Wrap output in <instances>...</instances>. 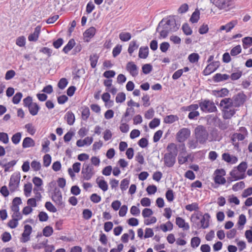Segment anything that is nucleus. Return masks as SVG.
Returning <instances> with one entry per match:
<instances>
[{"label":"nucleus","mask_w":252,"mask_h":252,"mask_svg":"<svg viewBox=\"0 0 252 252\" xmlns=\"http://www.w3.org/2000/svg\"><path fill=\"white\" fill-rule=\"evenodd\" d=\"M175 16H169L167 18H163L158 23V27H166L171 32H176L180 26L178 21L175 19Z\"/></svg>","instance_id":"obj_1"},{"label":"nucleus","mask_w":252,"mask_h":252,"mask_svg":"<svg viewBox=\"0 0 252 252\" xmlns=\"http://www.w3.org/2000/svg\"><path fill=\"white\" fill-rule=\"evenodd\" d=\"M195 138L200 144H205L208 140L209 133L206 128L202 126H198L194 129Z\"/></svg>","instance_id":"obj_2"},{"label":"nucleus","mask_w":252,"mask_h":252,"mask_svg":"<svg viewBox=\"0 0 252 252\" xmlns=\"http://www.w3.org/2000/svg\"><path fill=\"white\" fill-rule=\"evenodd\" d=\"M199 105L200 110L205 113H213L217 111L214 102L208 99L199 100Z\"/></svg>","instance_id":"obj_3"},{"label":"nucleus","mask_w":252,"mask_h":252,"mask_svg":"<svg viewBox=\"0 0 252 252\" xmlns=\"http://www.w3.org/2000/svg\"><path fill=\"white\" fill-rule=\"evenodd\" d=\"M237 131L238 132H235L232 134L231 137L232 142L243 141L248 134L247 128L244 126L240 127Z\"/></svg>","instance_id":"obj_4"},{"label":"nucleus","mask_w":252,"mask_h":252,"mask_svg":"<svg viewBox=\"0 0 252 252\" xmlns=\"http://www.w3.org/2000/svg\"><path fill=\"white\" fill-rule=\"evenodd\" d=\"M81 173L84 180H89L94 175L93 167L90 164L84 163L83 166Z\"/></svg>","instance_id":"obj_5"},{"label":"nucleus","mask_w":252,"mask_h":252,"mask_svg":"<svg viewBox=\"0 0 252 252\" xmlns=\"http://www.w3.org/2000/svg\"><path fill=\"white\" fill-rule=\"evenodd\" d=\"M247 96L242 92L234 95L231 98L233 105L235 107H238L242 105L246 100Z\"/></svg>","instance_id":"obj_6"},{"label":"nucleus","mask_w":252,"mask_h":252,"mask_svg":"<svg viewBox=\"0 0 252 252\" xmlns=\"http://www.w3.org/2000/svg\"><path fill=\"white\" fill-rule=\"evenodd\" d=\"M190 130L188 128H181L176 134V138L178 142L184 143L190 136Z\"/></svg>","instance_id":"obj_7"},{"label":"nucleus","mask_w":252,"mask_h":252,"mask_svg":"<svg viewBox=\"0 0 252 252\" xmlns=\"http://www.w3.org/2000/svg\"><path fill=\"white\" fill-rule=\"evenodd\" d=\"M176 157L170 154H165L163 158L164 165L167 167H172L176 163Z\"/></svg>","instance_id":"obj_8"},{"label":"nucleus","mask_w":252,"mask_h":252,"mask_svg":"<svg viewBox=\"0 0 252 252\" xmlns=\"http://www.w3.org/2000/svg\"><path fill=\"white\" fill-rule=\"evenodd\" d=\"M220 65V63L219 61L210 63L203 70V74L205 76L210 74L211 73L216 71Z\"/></svg>","instance_id":"obj_9"},{"label":"nucleus","mask_w":252,"mask_h":252,"mask_svg":"<svg viewBox=\"0 0 252 252\" xmlns=\"http://www.w3.org/2000/svg\"><path fill=\"white\" fill-rule=\"evenodd\" d=\"M53 201L58 205L61 206L63 204L62 194L60 189L56 187L54 189V192L52 196Z\"/></svg>","instance_id":"obj_10"},{"label":"nucleus","mask_w":252,"mask_h":252,"mask_svg":"<svg viewBox=\"0 0 252 252\" xmlns=\"http://www.w3.org/2000/svg\"><path fill=\"white\" fill-rule=\"evenodd\" d=\"M20 180V175H12L11 176L9 186L10 189L11 191H14L15 189L18 187Z\"/></svg>","instance_id":"obj_11"},{"label":"nucleus","mask_w":252,"mask_h":252,"mask_svg":"<svg viewBox=\"0 0 252 252\" xmlns=\"http://www.w3.org/2000/svg\"><path fill=\"white\" fill-rule=\"evenodd\" d=\"M32 232V227L29 224H26L24 226V230L22 234L21 241L23 243L28 242L30 240V235Z\"/></svg>","instance_id":"obj_12"},{"label":"nucleus","mask_w":252,"mask_h":252,"mask_svg":"<svg viewBox=\"0 0 252 252\" xmlns=\"http://www.w3.org/2000/svg\"><path fill=\"white\" fill-rule=\"evenodd\" d=\"M137 66L133 62H129L126 65V69L133 77L136 76L138 74Z\"/></svg>","instance_id":"obj_13"},{"label":"nucleus","mask_w":252,"mask_h":252,"mask_svg":"<svg viewBox=\"0 0 252 252\" xmlns=\"http://www.w3.org/2000/svg\"><path fill=\"white\" fill-rule=\"evenodd\" d=\"M215 5L220 9H226L232 5L231 0H216Z\"/></svg>","instance_id":"obj_14"},{"label":"nucleus","mask_w":252,"mask_h":252,"mask_svg":"<svg viewBox=\"0 0 252 252\" xmlns=\"http://www.w3.org/2000/svg\"><path fill=\"white\" fill-rule=\"evenodd\" d=\"M41 31V26H37L34 29L33 33L30 34L28 36V39L30 41H36L39 37Z\"/></svg>","instance_id":"obj_15"},{"label":"nucleus","mask_w":252,"mask_h":252,"mask_svg":"<svg viewBox=\"0 0 252 252\" xmlns=\"http://www.w3.org/2000/svg\"><path fill=\"white\" fill-rule=\"evenodd\" d=\"M176 224L179 228H182L184 230H188L189 229V225L188 223L186 222L184 219L178 217L176 218Z\"/></svg>","instance_id":"obj_16"},{"label":"nucleus","mask_w":252,"mask_h":252,"mask_svg":"<svg viewBox=\"0 0 252 252\" xmlns=\"http://www.w3.org/2000/svg\"><path fill=\"white\" fill-rule=\"evenodd\" d=\"M222 158L227 163L234 164L238 161V158L234 156H231L229 154L224 153L222 155Z\"/></svg>","instance_id":"obj_17"},{"label":"nucleus","mask_w":252,"mask_h":252,"mask_svg":"<svg viewBox=\"0 0 252 252\" xmlns=\"http://www.w3.org/2000/svg\"><path fill=\"white\" fill-rule=\"evenodd\" d=\"M210 218V216L208 213H205L204 215H203L200 221L202 228L206 229L209 227Z\"/></svg>","instance_id":"obj_18"},{"label":"nucleus","mask_w":252,"mask_h":252,"mask_svg":"<svg viewBox=\"0 0 252 252\" xmlns=\"http://www.w3.org/2000/svg\"><path fill=\"white\" fill-rule=\"evenodd\" d=\"M230 76L226 74L217 73L213 77V80L214 82L218 83L221 81L228 80Z\"/></svg>","instance_id":"obj_19"},{"label":"nucleus","mask_w":252,"mask_h":252,"mask_svg":"<svg viewBox=\"0 0 252 252\" xmlns=\"http://www.w3.org/2000/svg\"><path fill=\"white\" fill-rule=\"evenodd\" d=\"M229 94V91L226 88H222L220 90H213L212 94L217 97H223L227 96Z\"/></svg>","instance_id":"obj_20"},{"label":"nucleus","mask_w":252,"mask_h":252,"mask_svg":"<svg viewBox=\"0 0 252 252\" xmlns=\"http://www.w3.org/2000/svg\"><path fill=\"white\" fill-rule=\"evenodd\" d=\"M167 153L166 154H170L175 156L178 154V149L176 144L174 143H170L168 144L166 147Z\"/></svg>","instance_id":"obj_21"},{"label":"nucleus","mask_w":252,"mask_h":252,"mask_svg":"<svg viewBox=\"0 0 252 252\" xmlns=\"http://www.w3.org/2000/svg\"><path fill=\"white\" fill-rule=\"evenodd\" d=\"M220 106L223 107V109H229V108L233 106L232 99L230 98L222 99L220 101Z\"/></svg>","instance_id":"obj_22"},{"label":"nucleus","mask_w":252,"mask_h":252,"mask_svg":"<svg viewBox=\"0 0 252 252\" xmlns=\"http://www.w3.org/2000/svg\"><path fill=\"white\" fill-rule=\"evenodd\" d=\"M34 145L35 142L32 138L27 137L24 139L22 143L23 148L33 147Z\"/></svg>","instance_id":"obj_23"},{"label":"nucleus","mask_w":252,"mask_h":252,"mask_svg":"<svg viewBox=\"0 0 252 252\" xmlns=\"http://www.w3.org/2000/svg\"><path fill=\"white\" fill-rule=\"evenodd\" d=\"M237 24V20L232 21L225 25L221 26L220 28V30H226L227 32H230Z\"/></svg>","instance_id":"obj_24"},{"label":"nucleus","mask_w":252,"mask_h":252,"mask_svg":"<svg viewBox=\"0 0 252 252\" xmlns=\"http://www.w3.org/2000/svg\"><path fill=\"white\" fill-rule=\"evenodd\" d=\"M223 118L225 119H230L235 113V110L234 108L222 109Z\"/></svg>","instance_id":"obj_25"},{"label":"nucleus","mask_w":252,"mask_h":252,"mask_svg":"<svg viewBox=\"0 0 252 252\" xmlns=\"http://www.w3.org/2000/svg\"><path fill=\"white\" fill-rule=\"evenodd\" d=\"M149 55L148 46L141 47L139 49L138 56L141 59H146Z\"/></svg>","instance_id":"obj_26"},{"label":"nucleus","mask_w":252,"mask_h":252,"mask_svg":"<svg viewBox=\"0 0 252 252\" xmlns=\"http://www.w3.org/2000/svg\"><path fill=\"white\" fill-rule=\"evenodd\" d=\"M40 109V106L35 102L33 103L32 105L28 107L29 112L32 116L36 115Z\"/></svg>","instance_id":"obj_27"},{"label":"nucleus","mask_w":252,"mask_h":252,"mask_svg":"<svg viewBox=\"0 0 252 252\" xmlns=\"http://www.w3.org/2000/svg\"><path fill=\"white\" fill-rule=\"evenodd\" d=\"M96 29L94 27H91L87 29L83 33V35L85 38H92L95 34Z\"/></svg>","instance_id":"obj_28"},{"label":"nucleus","mask_w":252,"mask_h":252,"mask_svg":"<svg viewBox=\"0 0 252 252\" xmlns=\"http://www.w3.org/2000/svg\"><path fill=\"white\" fill-rule=\"evenodd\" d=\"M75 45V42L74 39L72 38L69 40L67 44L63 47V51L67 54L70 51Z\"/></svg>","instance_id":"obj_29"},{"label":"nucleus","mask_w":252,"mask_h":252,"mask_svg":"<svg viewBox=\"0 0 252 252\" xmlns=\"http://www.w3.org/2000/svg\"><path fill=\"white\" fill-rule=\"evenodd\" d=\"M65 118L66 119V121L68 125L70 126L73 125L75 121V116L72 112H67L65 115Z\"/></svg>","instance_id":"obj_30"},{"label":"nucleus","mask_w":252,"mask_h":252,"mask_svg":"<svg viewBox=\"0 0 252 252\" xmlns=\"http://www.w3.org/2000/svg\"><path fill=\"white\" fill-rule=\"evenodd\" d=\"M99 56L96 54H94L90 56V61L91 62V66L93 68H94L99 59Z\"/></svg>","instance_id":"obj_31"},{"label":"nucleus","mask_w":252,"mask_h":252,"mask_svg":"<svg viewBox=\"0 0 252 252\" xmlns=\"http://www.w3.org/2000/svg\"><path fill=\"white\" fill-rule=\"evenodd\" d=\"M86 140H89L88 145H91L93 141V137H87L83 140H81L80 139L77 140V142H76L77 146L79 147H81L84 146L86 144Z\"/></svg>","instance_id":"obj_32"},{"label":"nucleus","mask_w":252,"mask_h":252,"mask_svg":"<svg viewBox=\"0 0 252 252\" xmlns=\"http://www.w3.org/2000/svg\"><path fill=\"white\" fill-rule=\"evenodd\" d=\"M199 15H200L199 11L197 9H195V10L192 14V15L190 18L189 21L192 23H197L198 21V20H199V18H200Z\"/></svg>","instance_id":"obj_33"},{"label":"nucleus","mask_w":252,"mask_h":252,"mask_svg":"<svg viewBox=\"0 0 252 252\" xmlns=\"http://www.w3.org/2000/svg\"><path fill=\"white\" fill-rule=\"evenodd\" d=\"M243 47L247 49L252 45V37L247 36L242 39Z\"/></svg>","instance_id":"obj_34"},{"label":"nucleus","mask_w":252,"mask_h":252,"mask_svg":"<svg viewBox=\"0 0 252 252\" xmlns=\"http://www.w3.org/2000/svg\"><path fill=\"white\" fill-rule=\"evenodd\" d=\"M139 45L137 44L136 40L131 41L128 46V52L130 55H131L134 50L138 49Z\"/></svg>","instance_id":"obj_35"},{"label":"nucleus","mask_w":252,"mask_h":252,"mask_svg":"<svg viewBox=\"0 0 252 252\" xmlns=\"http://www.w3.org/2000/svg\"><path fill=\"white\" fill-rule=\"evenodd\" d=\"M214 181L218 185H224L226 183V179L221 175H215Z\"/></svg>","instance_id":"obj_36"},{"label":"nucleus","mask_w":252,"mask_h":252,"mask_svg":"<svg viewBox=\"0 0 252 252\" xmlns=\"http://www.w3.org/2000/svg\"><path fill=\"white\" fill-rule=\"evenodd\" d=\"M178 120L176 115H170L165 117L164 122L166 124H172Z\"/></svg>","instance_id":"obj_37"},{"label":"nucleus","mask_w":252,"mask_h":252,"mask_svg":"<svg viewBox=\"0 0 252 252\" xmlns=\"http://www.w3.org/2000/svg\"><path fill=\"white\" fill-rule=\"evenodd\" d=\"M183 32L186 35H190L192 33V31L187 23H184L182 27Z\"/></svg>","instance_id":"obj_38"},{"label":"nucleus","mask_w":252,"mask_h":252,"mask_svg":"<svg viewBox=\"0 0 252 252\" xmlns=\"http://www.w3.org/2000/svg\"><path fill=\"white\" fill-rule=\"evenodd\" d=\"M185 208L187 210L190 212L195 211H197L199 209L198 204L196 202L192 203L186 206Z\"/></svg>","instance_id":"obj_39"},{"label":"nucleus","mask_w":252,"mask_h":252,"mask_svg":"<svg viewBox=\"0 0 252 252\" xmlns=\"http://www.w3.org/2000/svg\"><path fill=\"white\" fill-rule=\"evenodd\" d=\"M32 183H29L24 185V194L26 196L29 197L31 195V191L32 190Z\"/></svg>","instance_id":"obj_40"},{"label":"nucleus","mask_w":252,"mask_h":252,"mask_svg":"<svg viewBox=\"0 0 252 252\" xmlns=\"http://www.w3.org/2000/svg\"><path fill=\"white\" fill-rule=\"evenodd\" d=\"M131 111L132 112H134V109L133 108L130 107V108H127L126 111L123 116L121 122H129L131 118H126L129 115L130 111Z\"/></svg>","instance_id":"obj_41"},{"label":"nucleus","mask_w":252,"mask_h":252,"mask_svg":"<svg viewBox=\"0 0 252 252\" xmlns=\"http://www.w3.org/2000/svg\"><path fill=\"white\" fill-rule=\"evenodd\" d=\"M248 167V164L246 161H242L236 167L237 170L240 173H244L245 172Z\"/></svg>","instance_id":"obj_42"},{"label":"nucleus","mask_w":252,"mask_h":252,"mask_svg":"<svg viewBox=\"0 0 252 252\" xmlns=\"http://www.w3.org/2000/svg\"><path fill=\"white\" fill-rule=\"evenodd\" d=\"M131 37V34L129 32H122L119 34V38L123 41H127L130 39Z\"/></svg>","instance_id":"obj_43"},{"label":"nucleus","mask_w":252,"mask_h":252,"mask_svg":"<svg viewBox=\"0 0 252 252\" xmlns=\"http://www.w3.org/2000/svg\"><path fill=\"white\" fill-rule=\"evenodd\" d=\"M43 235L45 237H49L53 233V229L50 226H45L42 230Z\"/></svg>","instance_id":"obj_44"},{"label":"nucleus","mask_w":252,"mask_h":252,"mask_svg":"<svg viewBox=\"0 0 252 252\" xmlns=\"http://www.w3.org/2000/svg\"><path fill=\"white\" fill-rule=\"evenodd\" d=\"M25 128L27 129V132L32 135H34L36 132V129L31 123L26 124L25 126Z\"/></svg>","instance_id":"obj_45"},{"label":"nucleus","mask_w":252,"mask_h":252,"mask_svg":"<svg viewBox=\"0 0 252 252\" xmlns=\"http://www.w3.org/2000/svg\"><path fill=\"white\" fill-rule=\"evenodd\" d=\"M199 56L197 53H193L188 57V60L191 63H195L198 61Z\"/></svg>","instance_id":"obj_46"},{"label":"nucleus","mask_w":252,"mask_h":252,"mask_svg":"<svg viewBox=\"0 0 252 252\" xmlns=\"http://www.w3.org/2000/svg\"><path fill=\"white\" fill-rule=\"evenodd\" d=\"M153 69L152 65L150 63L144 64L142 67V72L145 74L150 73Z\"/></svg>","instance_id":"obj_47"},{"label":"nucleus","mask_w":252,"mask_h":252,"mask_svg":"<svg viewBox=\"0 0 252 252\" xmlns=\"http://www.w3.org/2000/svg\"><path fill=\"white\" fill-rule=\"evenodd\" d=\"M21 136L22 134L21 132H17L14 134L11 138L12 142L15 145L18 144L21 140Z\"/></svg>","instance_id":"obj_48"},{"label":"nucleus","mask_w":252,"mask_h":252,"mask_svg":"<svg viewBox=\"0 0 252 252\" xmlns=\"http://www.w3.org/2000/svg\"><path fill=\"white\" fill-rule=\"evenodd\" d=\"M68 83V81L66 78H62L59 80L58 83V87L60 89L63 90L67 85Z\"/></svg>","instance_id":"obj_49"},{"label":"nucleus","mask_w":252,"mask_h":252,"mask_svg":"<svg viewBox=\"0 0 252 252\" xmlns=\"http://www.w3.org/2000/svg\"><path fill=\"white\" fill-rule=\"evenodd\" d=\"M165 197L168 201H173L174 199V195L173 190L171 189H168L165 193Z\"/></svg>","instance_id":"obj_50"},{"label":"nucleus","mask_w":252,"mask_h":252,"mask_svg":"<svg viewBox=\"0 0 252 252\" xmlns=\"http://www.w3.org/2000/svg\"><path fill=\"white\" fill-rule=\"evenodd\" d=\"M242 49L240 45L233 47L230 51V55L232 56H235L241 52Z\"/></svg>","instance_id":"obj_51"},{"label":"nucleus","mask_w":252,"mask_h":252,"mask_svg":"<svg viewBox=\"0 0 252 252\" xmlns=\"http://www.w3.org/2000/svg\"><path fill=\"white\" fill-rule=\"evenodd\" d=\"M32 98L30 96H28L23 99V105L24 107H29L33 104Z\"/></svg>","instance_id":"obj_52"},{"label":"nucleus","mask_w":252,"mask_h":252,"mask_svg":"<svg viewBox=\"0 0 252 252\" xmlns=\"http://www.w3.org/2000/svg\"><path fill=\"white\" fill-rule=\"evenodd\" d=\"M160 122V119L154 118L150 122L149 126L151 129L155 128L159 125Z\"/></svg>","instance_id":"obj_53"},{"label":"nucleus","mask_w":252,"mask_h":252,"mask_svg":"<svg viewBox=\"0 0 252 252\" xmlns=\"http://www.w3.org/2000/svg\"><path fill=\"white\" fill-rule=\"evenodd\" d=\"M16 44L19 47H24L26 44V38L24 36L18 37L16 39Z\"/></svg>","instance_id":"obj_54"},{"label":"nucleus","mask_w":252,"mask_h":252,"mask_svg":"<svg viewBox=\"0 0 252 252\" xmlns=\"http://www.w3.org/2000/svg\"><path fill=\"white\" fill-rule=\"evenodd\" d=\"M98 186L103 191H105L108 189V185L104 180H101L99 182L97 181Z\"/></svg>","instance_id":"obj_55"},{"label":"nucleus","mask_w":252,"mask_h":252,"mask_svg":"<svg viewBox=\"0 0 252 252\" xmlns=\"http://www.w3.org/2000/svg\"><path fill=\"white\" fill-rule=\"evenodd\" d=\"M245 187V183L243 181H241L234 184L232 187V189L235 191H237L239 189H244Z\"/></svg>","instance_id":"obj_56"},{"label":"nucleus","mask_w":252,"mask_h":252,"mask_svg":"<svg viewBox=\"0 0 252 252\" xmlns=\"http://www.w3.org/2000/svg\"><path fill=\"white\" fill-rule=\"evenodd\" d=\"M48 243V240L45 239L42 242H40L38 244H35L33 246V248L35 250H39L43 248L47 247V245Z\"/></svg>","instance_id":"obj_57"},{"label":"nucleus","mask_w":252,"mask_h":252,"mask_svg":"<svg viewBox=\"0 0 252 252\" xmlns=\"http://www.w3.org/2000/svg\"><path fill=\"white\" fill-rule=\"evenodd\" d=\"M90 115V109L88 107L85 106L82 112V118L84 120H87Z\"/></svg>","instance_id":"obj_58"},{"label":"nucleus","mask_w":252,"mask_h":252,"mask_svg":"<svg viewBox=\"0 0 252 252\" xmlns=\"http://www.w3.org/2000/svg\"><path fill=\"white\" fill-rule=\"evenodd\" d=\"M200 241H201L199 237H193L191 239V242H190L191 247L195 248L198 247V246L199 245V244L200 243Z\"/></svg>","instance_id":"obj_59"},{"label":"nucleus","mask_w":252,"mask_h":252,"mask_svg":"<svg viewBox=\"0 0 252 252\" xmlns=\"http://www.w3.org/2000/svg\"><path fill=\"white\" fill-rule=\"evenodd\" d=\"M82 215L84 219L88 220L91 218L93 214L90 209H86L83 211Z\"/></svg>","instance_id":"obj_60"},{"label":"nucleus","mask_w":252,"mask_h":252,"mask_svg":"<svg viewBox=\"0 0 252 252\" xmlns=\"http://www.w3.org/2000/svg\"><path fill=\"white\" fill-rule=\"evenodd\" d=\"M23 96V94L21 92L17 93L12 98V102L17 104L19 103Z\"/></svg>","instance_id":"obj_61"},{"label":"nucleus","mask_w":252,"mask_h":252,"mask_svg":"<svg viewBox=\"0 0 252 252\" xmlns=\"http://www.w3.org/2000/svg\"><path fill=\"white\" fill-rule=\"evenodd\" d=\"M126 99V94L124 93H119L116 97V102L117 103H122Z\"/></svg>","instance_id":"obj_62"},{"label":"nucleus","mask_w":252,"mask_h":252,"mask_svg":"<svg viewBox=\"0 0 252 252\" xmlns=\"http://www.w3.org/2000/svg\"><path fill=\"white\" fill-rule=\"evenodd\" d=\"M32 182L35 186L34 188H41L43 184L42 179L37 177H34L32 178Z\"/></svg>","instance_id":"obj_63"},{"label":"nucleus","mask_w":252,"mask_h":252,"mask_svg":"<svg viewBox=\"0 0 252 252\" xmlns=\"http://www.w3.org/2000/svg\"><path fill=\"white\" fill-rule=\"evenodd\" d=\"M31 167L34 171H37L40 170L41 166L39 161L34 160L31 162Z\"/></svg>","instance_id":"obj_64"}]
</instances>
